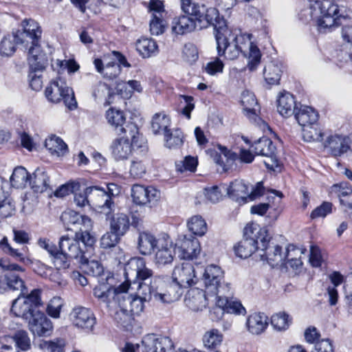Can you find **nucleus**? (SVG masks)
Here are the masks:
<instances>
[{"label": "nucleus", "mask_w": 352, "mask_h": 352, "mask_svg": "<svg viewBox=\"0 0 352 352\" xmlns=\"http://www.w3.org/2000/svg\"><path fill=\"white\" fill-rule=\"evenodd\" d=\"M124 276L129 282L138 283V291L146 299H154L162 303H171L182 295L179 284L167 283L160 277H153V272L146 267L141 257L131 258L124 266Z\"/></svg>", "instance_id": "obj_1"}, {"label": "nucleus", "mask_w": 352, "mask_h": 352, "mask_svg": "<svg viewBox=\"0 0 352 352\" xmlns=\"http://www.w3.org/2000/svg\"><path fill=\"white\" fill-rule=\"evenodd\" d=\"M91 228H79L76 230L75 236H62L59 239L58 247L45 238L38 240V245L45 250L57 269H67L72 259H83L89 249L96 242L94 236L89 230Z\"/></svg>", "instance_id": "obj_2"}, {"label": "nucleus", "mask_w": 352, "mask_h": 352, "mask_svg": "<svg viewBox=\"0 0 352 352\" xmlns=\"http://www.w3.org/2000/svg\"><path fill=\"white\" fill-rule=\"evenodd\" d=\"M182 11L186 14L176 17L172 22V31L177 34L192 32L197 26L199 29L213 25L218 19V10L214 8H207L192 0H180Z\"/></svg>", "instance_id": "obj_3"}, {"label": "nucleus", "mask_w": 352, "mask_h": 352, "mask_svg": "<svg viewBox=\"0 0 352 352\" xmlns=\"http://www.w3.org/2000/svg\"><path fill=\"white\" fill-rule=\"evenodd\" d=\"M340 0H316L311 1L308 8L301 11L299 17L303 22L315 21L321 32L331 31L340 25V18L344 16L336 4Z\"/></svg>", "instance_id": "obj_4"}, {"label": "nucleus", "mask_w": 352, "mask_h": 352, "mask_svg": "<svg viewBox=\"0 0 352 352\" xmlns=\"http://www.w3.org/2000/svg\"><path fill=\"white\" fill-rule=\"evenodd\" d=\"M217 50L219 56H224L228 60L237 58L241 53L245 54L247 38L230 30L223 19L219 17L214 23Z\"/></svg>", "instance_id": "obj_5"}, {"label": "nucleus", "mask_w": 352, "mask_h": 352, "mask_svg": "<svg viewBox=\"0 0 352 352\" xmlns=\"http://www.w3.org/2000/svg\"><path fill=\"white\" fill-rule=\"evenodd\" d=\"M257 233L260 240V246H257L258 255L261 260L266 261L272 267L285 265L286 258L291 256V252H300L294 245H289L285 252H283L282 247L271 240L265 229H259Z\"/></svg>", "instance_id": "obj_6"}, {"label": "nucleus", "mask_w": 352, "mask_h": 352, "mask_svg": "<svg viewBox=\"0 0 352 352\" xmlns=\"http://www.w3.org/2000/svg\"><path fill=\"white\" fill-rule=\"evenodd\" d=\"M122 285L124 287H122L118 292L116 303H121L133 316L140 314L144 309V301L151 299L144 298V295L139 293L138 283H134L126 279Z\"/></svg>", "instance_id": "obj_7"}, {"label": "nucleus", "mask_w": 352, "mask_h": 352, "mask_svg": "<svg viewBox=\"0 0 352 352\" xmlns=\"http://www.w3.org/2000/svg\"><path fill=\"white\" fill-rule=\"evenodd\" d=\"M20 294L15 299L11 307V311L17 317L28 320L38 311L36 308L42 305L41 299V290L33 289L30 294Z\"/></svg>", "instance_id": "obj_8"}, {"label": "nucleus", "mask_w": 352, "mask_h": 352, "mask_svg": "<svg viewBox=\"0 0 352 352\" xmlns=\"http://www.w3.org/2000/svg\"><path fill=\"white\" fill-rule=\"evenodd\" d=\"M261 229L257 225H248L244 228V238L237 245L234 246V252L237 256L246 258L255 251L258 252L257 246H260L258 230Z\"/></svg>", "instance_id": "obj_9"}, {"label": "nucleus", "mask_w": 352, "mask_h": 352, "mask_svg": "<svg viewBox=\"0 0 352 352\" xmlns=\"http://www.w3.org/2000/svg\"><path fill=\"white\" fill-rule=\"evenodd\" d=\"M88 196L91 206L98 212L105 214L107 218L111 216L114 203L104 189L95 186H89Z\"/></svg>", "instance_id": "obj_10"}, {"label": "nucleus", "mask_w": 352, "mask_h": 352, "mask_svg": "<svg viewBox=\"0 0 352 352\" xmlns=\"http://www.w3.org/2000/svg\"><path fill=\"white\" fill-rule=\"evenodd\" d=\"M106 117L108 122L112 126H114L118 135H121L122 133H129L132 141L135 142L137 135H138V128L133 122L125 124L126 118L122 111L110 109L107 111Z\"/></svg>", "instance_id": "obj_11"}, {"label": "nucleus", "mask_w": 352, "mask_h": 352, "mask_svg": "<svg viewBox=\"0 0 352 352\" xmlns=\"http://www.w3.org/2000/svg\"><path fill=\"white\" fill-rule=\"evenodd\" d=\"M131 197L136 205L151 206L160 199L161 193L153 186L134 184L131 188Z\"/></svg>", "instance_id": "obj_12"}, {"label": "nucleus", "mask_w": 352, "mask_h": 352, "mask_svg": "<svg viewBox=\"0 0 352 352\" xmlns=\"http://www.w3.org/2000/svg\"><path fill=\"white\" fill-rule=\"evenodd\" d=\"M122 135H123V136L115 139L110 146L111 154L113 158L117 161L128 159L132 153L133 146H141V145L137 144L139 134L137 135L135 142L132 141L129 133H122Z\"/></svg>", "instance_id": "obj_13"}, {"label": "nucleus", "mask_w": 352, "mask_h": 352, "mask_svg": "<svg viewBox=\"0 0 352 352\" xmlns=\"http://www.w3.org/2000/svg\"><path fill=\"white\" fill-rule=\"evenodd\" d=\"M173 280L182 288H188L197 284L198 278L194 266L190 263H183L175 267Z\"/></svg>", "instance_id": "obj_14"}, {"label": "nucleus", "mask_w": 352, "mask_h": 352, "mask_svg": "<svg viewBox=\"0 0 352 352\" xmlns=\"http://www.w3.org/2000/svg\"><path fill=\"white\" fill-rule=\"evenodd\" d=\"M216 307L210 310V314L212 319L213 315L217 314V318H222L224 312L234 314L237 315H244L246 313L245 309L242 304L234 298L233 296L229 298H220L216 302Z\"/></svg>", "instance_id": "obj_15"}, {"label": "nucleus", "mask_w": 352, "mask_h": 352, "mask_svg": "<svg viewBox=\"0 0 352 352\" xmlns=\"http://www.w3.org/2000/svg\"><path fill=\"white\" fill-rule=\"evenodd\" d=\"M70 318L74 326L86 331H91L96 324V318L92 311L81 306L72 309Z\"/></svg>", "instance_id": "obj_16"}, {"label": "nucleus", "mask_w": 352, "mask_h": 352, "mask_svg": "<svg viewBox=\"0 0 352 352\" xmlns=\"http://www.w3.org/2000/svg\"><path fill=\"white\" fill-rule=\"evenodd\" d=\"M110 276L108 274L105 278L99 280L100 285L96 286L94 289V295L100 302L106 303L108 307H113L111 304L116 303L118 299V294L122 287H124V285H120L117 287H108L106 285Z\"/></svg>", "instance_id": "obj_17"}, {"label": "nucleus", "mask_w": 352, "mask_h": 352, "mask_svg": "<svg viewBox=\"0 0 352 352\" xmlns=\"http://www.w3.org/2000/svg\"><path fill=\"white\" fill-rule=\"evenodd\" d=\"M143 352H169L173 347L172 340L168 337H157L155 334H148L142 341Z\"/></svg>", "instance_id": "obj_18"}, {"label": "nucleus", "mask_w": 352, "mask_h": 352, "mask_svg": "<svg viewBox=\"0 0 352 352\" xmlns=\"http://www.w3.org/2000/svg\"><path fill=\"white\" fill-rule=\"evenodd\" d=\"M23 31H17L14 34V39L19 43H28L30 41L40 40L41 30L37 22L32 19H25L23 21Z\"/></svg>", "instance_id": "obj_19"}, {"label": "nucleus", "mask_w": 352, "mask_h": 352, "mask_svg": "<svg viewBox=\"0 0 352 352\" xmlns=\"http://www.w3.org/2000/svg\"><path fill=\"white\" fill-rule=\"evenodd\" d=\"M60 220L67 230H79L80 227L91 228V219L86 216L80 215L79 213L68 210L63 212L60 216Z\"/></svg>", "instance_id": "obj_20"}, {"label": "nucleus", "mask_w": 352, "mask_h": 352, "mask_svg": "<svg viewBox=\"0 0 352 352\" xmlns=\"http://www.w3.org/2000/svg\"><path fill=\"white\" fill-rule=\"evenodd\" d=\"M223 279V272L221 269L215 265H210L206 267L203 274L202 280L204 282L206 292L208 294L217 292V287Z\"/></svg>", "instance_id": "obj_21"}, {"label": "nucleus", "mask_w": 352, "mask_h": 352, "mask_svg": "<svg viewBox=\"0 0 352 352\" xmlns=\"http://www.w3.org/2000/svg\"><path fill=\"white\" fill-rule=\"evenodd\" d=\"M28 321L29 329L35 336H48L52 332V323L43 312L37 311Z\"/></svg>", "instance_id": "obj_22"}, {"label": "nucleus", "mask_w": 352, "mask_h": 352, "mask_svg": "<svg viewBox=\"0 0 352 352\" xmlns=\"http://www.w3.org/2000/svg\"><path fill=\"white\" fill-rule=\"evenodd\" d=\"M155 262L158 266L170 264L175 257V247L169 236L164 234V239L159 241L155 250Z\"/></svg>", "instance_id": "obj_23"}, {"label": "nucleus", "mask_w": 352, "mask_h": 352, "mask_svg": "<svg viewBox=\"0 0 352 352\" xmlns=\"http://www.w3.org/2000/svg\"><path fill=\"white\" fill-rule=\"evenodd\" d=\"M349 138L340 135H330L323 143L324 147L333 156H340L350 148Z\"/></svg>", "instance_id": "obj_24"}, {"label": "nucleus", "mask_w": 352, "mask_h": 352, "mask_svg": "<svg viewBox=\"0 0 352 352\" xmlns=\"http://www.w3.org/2000/svg\"><path fill=\"white\" fill-rule=\"evenodd\" d=\"M179 256L183 259H193L200 253L201 248L199 241L194 236H184L177 243Z\"/></svg>", "instance_id": "obj_25"}, {"label": "nucleus", "mask_w": 352, "mask_h": 352, "mask_svg": "<svg viewBox=\"0 0 352 352\" xmlns=\"http://www.w3.org/2000/svg\"><path fill=\"white\" fill-rule=\"evenodd\" d=\"M7 290H21V294L28 292L22 278L14 272H7L0 276V293Z\"/></svg>", "instance_id": "obj_26"}, {"label": "nucleus", "mask_w": 352, "mask_h": 352, "mask_svg": "<svg viewBox=\"0 0 352 352\" xmlns=\"http://www.w3.org/2000/svg\"><path fill=\"white\" fill-rule=\"evenodd\" d=\"M45 96L48 101L58 103L63 100L69 109L76 107L74 89H45Z\"/></svg>", "instance_id": "obj_27"}, {"label": "nucleus", "mask_w": 352, "mask_h": 352, "mask_svg": "<svg viewBox=\"0 0 352 352\" xmlns=\"http://www.w3.org/2000/svg\"><path fill=\"white\" fill-rule=\"evenodd\" d=\"M276 103L278 112L285 118L292 116L298 107L294 96L285 90L279 93Z\"/></svg>", "instance_id": "obj_28"}, {"label": "nucleus", "mask_w": 352, "mask_h": 352, "mask_svg": "<svg viewBox=\"0 0 352 352\" xmlns=\"http://www.w3.org/2000/svg\"><path fill=\"white\" fill-rule=\"evenodd\" d=\"M29 184L34 192L37 193L52 190L50 176L44 168H37L30 175Z\"/></svg>", "instance_id": "obj_29"}, {"label": "nucleus", "mask_w": 352, "mask_h": 352, "mask_svg": "<svg viewBox=\"0 0 352 352\" xmlns=\"http://www.w3.org/2000/svg\"><path fill=\"white\" fill-rule=\"evenodd\" d=\"M164 239V235L156 238L148 232H140L138 238V249L141 254L151 255L159 246V241Z\"/></svg>", "instance_id": "obj_30"}, {"label": "nucleus", "mask_w": 352, "mask_h": 352, "mask_svg": "<svg viewBox=\"0 0 352 352\" xmlns=\"http://www.w3.org/2000/svg\"><path fill=\"white\" fill-rule=\"evenodd\" d=\"M221 187L227 190L228 197L233 201L239 204L248 202V186L243 180L235 179L228 187L226 188L225 186Z\"/></svg>", "instance_id": "obj_31"}, {"label": "nucleus", "mask_w": 352, "mask_h": 352, "mask_svg": "<svg viewBox=\"0 0 352 352\" xmlns=\"http://www.w3.org/2000/svg\"><path fill=\"white\" fill-rule=\"evenodd\" d=\"M294 115L298 123L303 127L316 124L319 117L313 107L302 104L296 109Z\"/></svg>", "instance_id": "obj_32"}, {"label": "nucleus", "mask_w": 352, "mask_h": 352, "mask_svg": "<svg viewBox=\"0 0 352 352\" xmlns=\"http://www.w3.org/2000/svg\"><path fill=\"white\" fill-rule=\"evenodd\" d=\"M185 303L192 311H201L207 305L205 292L197 289L189 291L185 298Z\"/></svg>", "instance_id": "obj_33"}, {"label": "nucleus", "mask_w": 352, "mask_h": 352, "mask_svg": "<svg viewBox=\"0 0 352 352\" xmlns=\"http://www.w3.org/2000/svg\"><path fill=\"white\" fill-rule=\"evenodd\" d=\"M268 326V318L264 314L254 313L247 320L248 331L254 335H260L265 331Z\"/></svg>", "instance_id": "obj_34"}, {"label": "nucleus", "mask_w": 352, "mask_h": 352, "mask_svg": "<svg viewBox=\"0 0 352 352\" xmlns=\"http://www.w3.org/2000/svg\"><path fill=\"white\" fill-rule=\"evenodd\" d=\"M251 147L257 155L273 158L275 155L276 146L273 142L267 137L259 138L254 142Z\"/></svg>", "instance_id": "obj_35"}, {"label": "nucleus", "mask_w": 352, "mask_h": 352, "mask_svg": "<svg viewBox=\"0 0 352 352\" xmlns=\"http://www.w3.org/2000/svg\"><path fill=\"white\" fill-rule=\"evenodd\" d=\"M79 263H80L82 270L85 273L92 276L98 277L100 280L105 278L106 276L109 274L104 273V267L99 261L95 260L88 261L85 255L82 260L79 259Z\"/></svg>", "instance_id": "obj_36"}, {"label": "nucleus", "mask_w": 352, "mask_h": 352, "mask_svg": "<svg viewBox=\"0 0 352 352\" xmlns=\"http://www.w3.org/2000/svg\"><path fill=\"white\" fill-rule=\"evenodd\" d=\"M282 67V64L278 61H272L265 67L263 74L268 85H278L283 72Z\"/></svg>", "instance_id": "obj_37"}, {"label": "nucleus", "mask_w": 352, "mask_h": 352, "mask_svg": "<svg viewBox=\"0 0 352 352\" xmlns=\"http://www.w3.org/2000/svg\"><path fill=\"white\" fill-rule=\"evenodd\" d=\"M170 118L164 113H157L152 118L151 129L155 135H164L170 126Z\"/></svg>", "instance_id": "obj_38"}, {"label": "nucleus", "mask_w": 352, "mask_h": 352, "mask_svg": "<svg viewBox=\"0 0 352 352\" xmlns=\"http://www.w3.org/2000/svg\"><path fill=\"white\" fill-rule=\"evenodd\" d=\"M136 50L143 58H149L158 52V46L152 38H141L136 42Z\"/></svg>", "instance_id": "obj_39"}, {"label": "nucleus", "mask_w": 352, "mask_h": 352, "mask_svg": "<svg viewBox=\"0 0 352 352\" xmlns=\"http://www.w3.org/2000/svg\"><path fill=\"white\" fill-rule=\"evenodd\" d=\"M118 307L114 314V320L118 325L128 330L133 324V315L121 303H116Z\"/></svg>", "instance_id": "obj_40"}, {"label": "nucleus", "mask_w": 352, "mask_h": 352, "mask_svg": "<svg viewBox=\"0 0 352 352\" xmlns=\"http://www.w3.org/2000/svg\"><path fill=\"white\" fill-rule=\"evenodd\" d=\"M184 135L179 129H169L164 135L165 146L170 149L180 148L184 142Z\"/></svg>", "instance_id": "obj_41"}, {"label": "nucleus", "mask_w": 352, "mask_h": 352, "mask_svg": "<svg viewBox=\"0 0 352 352\" xmlns=\"http://www.w3.org/2000/svg\"><path fill=\"white\" fill-rule=\"evenodd\" d=\"M241 102L244 107L245 115L250 118L254 119L256 117L254 107L258 104L254 94L250 89H245L241 94Z\"/></svg>", "instance_id": "obj_42"}, {"label": "nucleus", "mask_w": 352, "mask_h": 352, "mask_svg": "<svg viewBox=\"0 0 352 352\" xmlns=\"http://www.w3.org/2000/svg\"><path fill=\"white\" fill-rule=\"evenodd\" d=\"M45 146L53 155L57 156L64 155L67 152V146L63 140L56 135H52L47 138Z\"/></svg>", "instance_id": "obj_43"}, {"label": "nucleus", "mask_w": 352, "mask_h": 352, "mask_svg": "<svg viewBox=\"0 0 352 352\" xmlns=\"http://www.w3.org/2000/svg\"><path fill=\"white\" fill-rule=\"evenodd\" d=\"M129 217L124 213H119L114 216L110 221V230L123 236L129 228Z\"/></svg>", "instance_id": "obj_44"}, {"label": "nucleus", "mask_w": 352, "mask_h": 352, "mask_svg": "<svg viewBox=\"0 0 352 352\" xmlns=\"http://www.w3.org/2000/svg\"><path fill=\"white\" fill-rule=\"evenodd\" d=\"M30 177V175L25 168L22 166L15 168L10 177V184L16 188H23L29 184Z\"/></svg>", "instance_id": "obj_45"}, {"label": "nucleus", "mask_w": 352, "mask_h": 352, "mask_svg": "<svg viewBox=\"0 0 352 352\" xmlns=\"http://www.w3.org/2000/svg\"><path fill=\"white\" fill-rule=\"evenodd\" d=\"M190 232L195 235L203 236L207 231V224L205 220L199 215L192 217L187 222Z\"/></svg>", "instance_id": "obj_46"}, {"label": "nucleus", "mask_w": 352, "mask_h": 352, "mask_svg": "<svg viewBox=\"0 0 352 352\" xmlns=\"http://www.w3.org/2000/svg\"><path fill=\"white\" fill-rule=\"evenodd\" d=\"M223 341V335L217 329H212L205 333L203 337L204 346L208 349H216Z\"/></svg>", "instance_id": "obj_47"}, {"label": "nucleus", "mask_w": 352, "mask_h": 352, "mask_svg": "<svg viewBox=\"0 0 352 352\" xmlns=\"http://www.w3.org/2000/svg\"><path fill=\"white\" fill-rule=\"evenodd\" d=\"M303 139L307 142H322L324 133L317 126L309 125L305 126L302 131Z\"/></svg>", "instance_id": "obj_48"}, {"label": "nucleus", "mask_w": 352, "mask_h": 352, "mask_svg": "<svg viewBox=\"0 0 352 352\" xmlns=\"http://www.w3.org/2000/svg\"><path fill=\"white\" fill-rule=\"evenodd\" d=\"M47 63L48 58L45 53L28 56L30 69L34 72H41L45 69Z\"/></svg>", "instance_id": "obj_49"}, {"label": "nucleus", "mask_w": 352, "mask_h": 352, "mask_svg": "<svg viewBox=\"0 0 352 352\" xmlns=\"http://www.w3.org/2000/svg\"><path fill=\"white\" fill-rule=\"evenodd\" d=\"M291 320L289 315L283 312L273 315L271 318V324L277 331H285L290 325Z\"/></svg>", "instance_id": "obj_50"}, {"label": "nucleus", "mask_w": 352, "mask_h": 352, "mask_svg": "<svg viewBox=\"0 0 352 352\" xmlns=\"http://www.w3.org/2000/svg\"><path fill=\"white\" fill-rule=\"evenodd\" d=\"M180 113L188 120L191 118V111L195 109L194 98L190 96L180 95Z\"/></svg>", "instance_id": "obj_51"}, {"label": "nucleus", "mask_w": 352, "mask_h": 352, "mask_svg": "<svg viewBox=\"0 0 352 352\" xmlns=\"http://www.w3.org/2000/svg\"><path fill=\"white\" fill-rule=\"evenodd\" d=\"M0 248L6 254H10L16 260L26 263L29 261L27 256L22 252H19L18 250L12 248L8 242L7 237L4 236L0 241Z\"/></svg>", "instance_id": "obj_52"}, {"label": "nucleus", "mask_w": 352, "mask_h": 352, "mask_svg": "<svg viewBox=\"0 0 352 352\" xmlns=\"http://www.w3.org/2000/svg\"><path fill=\"white\" fill-rule=\"evenodd\" d=\"M12 338L17 348L22 351H27L30 349L31 342L27 331L24 330H19L15 332Z\"/></svg>", "instance_id": "obj_53"}, {"label": "nucleus", "mask_w": 352, "mask_h": 352, "mask_svg": "<svg viewBox=\"0 0 352 352\" xmlns=\"http://www.w3.org/2000/svg\"><path fill=\"white\" fill-rule=\"evenodd\" d=\"M63 304L64 301L60 297H53L47 305L46 311L47 314L52 318H58Z\"/></svg>", "instance_id": "obj_54"}, {"label": "nucleus", "mask_w": 352, "mask_h": 352, "mask_svg": "<svg viewBox=\"0 0 352 352\" xmlns=\"http://www.w3.org/2000/svg\"><path fill=\"white\" fill-rule=\"evenodd\" d=\"M14 212L15 205L11 198L6 197L5 195L0 198V217H10L14 214Z\"/></svg>", "instance_id": "obj_55"}, {"label": "nucleus", "mask_w": 352, "mask_h": 352, "mask_svg": "<svg viewBox=\"0 0 352 352\" xmlns=\"http://www.w3.org/2000/svg\"><path fill=\"white\" fill-rule=\"evenodd\" d=\"M223 67V63L217 57L211 59V60L203 65L204 71L212 76L222 73Z\"/></svg>", "instance_id": "obj_56"}, {"label": "nucleus", "mask_w": 352, "mask_h": 352, "mask_svg": "<svg viewBox=\"0 0 352 352\" xmlns=\"http://www.w3.org/2000/svg\"><path fill=\"white\" fill-rule=\"evenodd\" d=\"M182 57L185 61L190 64L196 62L199 57L197 47L192 43H186L182 50Z\"/></svg>", "instance_id": "obj_57"}, {"label": "nucleus", "mask_w": 352, "mask_h": 352, "mask_svg": "<svg viewBox=\"0 0 352 352\" xmlns=\"http://www.w3.org/2000/svg\"><path fill=\"white\" fill-rule=\"evenodd\" d=\"M150 21V32L151 34L158 36L164 32L166 28V21L163 16L157 14L151 16Z\"/></svg>", "instance_id": "obj_58"}, {"label": "nucleus", "mask_w": 352, "mask_h": 352, "mask_svg": "<svg viewBox=\"0 0 352 352\" xmlns=\"http://www.w3.org/2000/svg\"><path fill=\"white\" fill-rule=\"evenodd\" d=\"M122 236L110 230L106 232L100 239V245L102 248H110L115 247L120 241Z\"/></svg>", "instance_id": "obj_59"}, {"label": "nucleus", "mask_w": 352, "mask_h": 352, "mask_svg": "<svg viewBox=\"0 0 352 352\" xmlns=\"http://www.w3.org/2000/svg\"><path fill=\"white\" fill-rule=\"evenodd\" d=\"M197 158L192 156H186L183 161L176 163V169L180 173L184 171L193 172L197 166Z\"/></svg>", "instance_id": "obj_60"}, {"label": "nucleus", "mask_w": 352, "mask_h": 352, "mask_svg": "<svg viewBox=\"0 0 352 352\" xmlns=\"http://www.w3.org/2000/svg\"><path fill=\"white\" fill-rule=\"evenodd\" d=\"M16 43L13 35V40L10 36L4 37L0 43V54L5 56H11L16 50Z\"/></svg>", "instance_id": "obj_61"}, {"label": "nucleus", "mask_w": 352, "mask_h": 352, "mask_svg": "<svg viewBox=\"0 0 352 352\" xmlns=\"http://www.w3.org/2000/svg\"><path fill=\"white\" fill-rule=\"evenodd\" d=\"M247 47H249L250 50L249 58L250 60L249 63V67L251 70H253L260 62L261 56V52L256 45H254L252 42H248V41L246 48Z\"/></svg>", "instance_id": "obj_62"}, {"label": "nucleus", "mask_w": 352, "mask_h": 352, "mask_svg": "<svg viewBox=\"0 0 352 352\" xmlns=\"http://www.w3.org/2000/svg\"><path fill=\"white\" fill-rule=\"evenodd\" d=\"M333 56L341 63L351 60L352 47H351V45L344 44L342 45L340 49L335 51V55H333Z\"/></svg>", "instance_id": "obj_63"}, {"label": "nucleus", "mask_w": 352, "mask_h": 352, "mask_svg": "<svg viewBox=\"0 0 352 352\" xmlns=\"http://www.w3.org/2000/svg\"><path fill=\"white\" fill-rule=\"evenodd\" d=\"M332 204L328 201H324L320 206L315 208L311 213V219H317L320 217H325L328 214L332 212Z\"/></svg>", "instance_id": "obj_64"}]
</instances>
